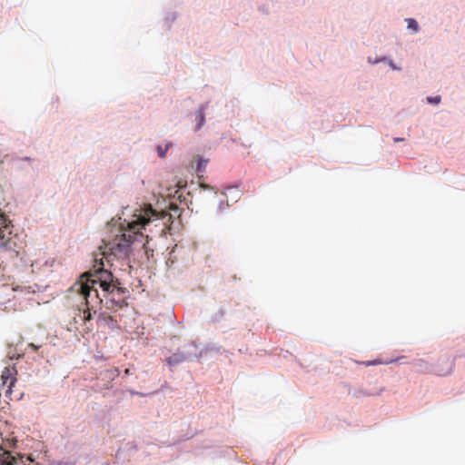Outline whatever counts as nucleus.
Here are the masks:
<instances>
[{"mask_svg": "<svg viewBox=\"0 0 465 465\" xmlns=\"http://www.w3.org/2000/svg\"><path fill=\"white\" fill-rule=\"evenodd\" d=\"M441 98L440 95H437V96H429L427 98V101L430 103V104H438L440 102Z\"/></svg>", "mask_w": 465, "mask_h": 465, "instance_id": "nucleus-15", "label": "nucleus"}, {"mask_svg": "<svg viewBox=\"0 0 465 465\" xmlns=\"http://www.w3.org/2000/svg\"><path fill=\"white\" fill-rule=\"evenodd\" d=\"M453 361L449 357H441L438 360L437 363L433 366L432 371L440 376L450 374L453 370Z\"/></svg>", "mask_w": 465, "mask_h": 465, "instance_id": "nucleus-5", "label": "nucleus"}, {"mask_svg": "<svg viewBox=\"0 0 465 465\" xmlns=\"http://www.w3.org/2000/svg\"><path fill=\"white\" fill-rule=\"evenodd\" d=\"M406 21L408 23V28L412 29L414 32H418L419 25L415 19L408 18Z\"/></svg>", "mask_w": 465, "mask_h": 465, "instance_id": "nucleus-13", "label": "nucleus"}, {"mask_svg": "<svg viewBox=\"0 0 465 465\" xmlns=\"http://www.w3.org/2000/svg\"><path fill=\"white\" fill-rule=\"evenodd\" d=\"M207 163H208V160L203 159L198 156L197 162H196V167H195L196 173L198 174L203 173L206 168Z\"/></svg>", "mask_w": 465, "mask_h": 465, "instance_id": "nucleus-10", "label": "nucleus"}, {"mask_svg": "<svg viewBox=\"0 0 465 465\" xmlns=\"http://www.w3.org/2000/svg\"><path fill=\"white\" fill-rule=\"evenodd\" d=\"M184 361H185V356L181 353H173L166 360L167 364L170 366L180 364L181 362H183Z\"/></svg>", "mask_w": 465, "mask_h": 465, "instance_id": "nucleus-9", "label": "nucleus"}, {"mask_svg": "<svg viewBox=\"0 0 465 465\" xmlns=\"http://www.w3.org/2000/svg\"><path fill=\"white\" fill-rule=\"evenodd\" d=\"M171 143H168V144H165L164 146L163 145H158L157 146V153H158V155L160 157H164L167 151L169 150V148L171 147Z\"/></svg>", "mask_w": 465, "mask_h": 465, "instance_id": "nucleus-12", "label": "nucleus"}, {"mask_svg": "<svg viewBox=\"0 0 465 465\" xmlns=\"http://www.w3.org/2000/svg\"><path fill=\"white\" fill-rule=\"evenodd\" d=\"M396 361L397 360H390V361L375 360V361H365V362H363V364L365 366L380 365V364H390V363H392V362H394Z\"/></svg>", "mask_w": 465, "mask_h": 465, "instance_id": "nucleus-11", "label": "nucleus"}, {"mask_svg": "<svg viewBox=\"0 0 465 465\" xmlns=\"http://www.w3.org/2000/svg\"><path fill=\"white\" fill-rule=\"evenodd\" d=\"M26 460L30 461V462H33V460L30 459V458H27Z\"/></svg>", "mask_w": 465, "mask_h": 465, "instance_id": "nucleus-19", "label": "nucleus"}, {"mask_svg": "<svg viewBox=\"0 0 465 465\" xmlns=\"http://www.w3.org/2000/svg\"><path fill=\"white\" fill-rule=\"evenodd\" d=\"M94 306H89V307H86V310L84 311V322H88L92 319V314H91V309H93Z\"/></svg>", "mask_w": 465, "mask_h": 465, "instance_id": "nucleus-14", "label": "nucleus"}, {"mask_svg": "<svg viewBox=\"0 0 465 465\" xmlns=\"http://www.w3.org/2000/svg\"><path fill=\"white\" fill-rule=\"evenodd\" d=\"M125 374H130V371L128 369L125 370Z\"/></svg>", "mask_w": 465, "mask_h": 465, "instance_id": "nucleus-18", "label": "nucleus"}, {"mask_svg": "<svg viewBox=\"0 0 465 465\" xmlns=\"http://www.w3.org/2000/svg\"><path fill=\"white\" fill-rule=\"evenodd\" d=\"M124 293L122 292H114V295L108 294L107 292H104V297H105L108 300V308L111 310H114L115 308H123L127 305L125 302Z\"/></svg>", "mask_w": 465, "mask_h": 465, "instance_id": "nucleus-7", "label": "nucleus"}, {"mask_svg": "<svg viewBox=\"0 0 465 465\" xmlns=\"http://www.w3.org/2000/svg\"><path fill=\"white\" fill-rule=\"evenodd\" d=\"M153 217L158 218L156 211L153 210L151 206L144 209L137 215L136 220L127 223V232H123L120 235L116 236V242H114L109 248V251H103V257L108 259L110 255L124 254L126 255L129 252L131 244L134 242L136 236L141 233V230L144 229L153 219Z\"/></svg>", "mask_w": 465, "mask_h": 465, "instance_id": "nucleus-1", "label": "nucleus"}, {"mask_svg": "<svg viewBox=\"0 0 465 465\" xmlns=\"http://www.w3.org/2000/svg\"><path fill=\"white\" fill-rule=\"evenodd\" d=\"M17 235L13 233L12 222L0 211V251L18 254L21 247L17 244Z\"/></svg>", "mask_w": 465, "mask_h": 465, "instance_id": "nucleus-3", "label": "nucleus"}, {"mask_svg": "<svg viewBox=\"0 0 465 465\" xmlns=\"http://www.w3.org/2000/svg\"><path fill=\"white\" fill-rule=\"evenodd\" d=\"M16 371L15 369H11L9 367H5L0 377V390L4 389L5 385L8 383V389L6 390V393H11L12 387L16 381V378L15 374Z\"/></svg>", "mask_w": 465, "mask_h": 465, "instance_id": "nucleus-6", "label": "nucleus"}, {"mask_svg": "<svg viewBox=\"0 0 465 465\" xmlns=\"http://www.w3.org/2000/svg\"><path fill=\"white\" fill-rule=\"evenodd\" d=\"M28 347L31 348L33 351H38L42 347V345L41 344L29 343Z\"/></svg>", "mask_w": 465, "mask_h": 465, "instance_id": "nucleus-16", "label": "nucleus"}, {"mask_svg": "<svg viewBox=\"0 0 465 465\" xmlns=\"http://www.w3.org/2000/svg\"><path fill=\"white\" fill-rule=\"evenodd\" d=\"M74 288H75L76 292L83 297L86 307L94 306V302L98 304L102 302L95 284H92L86 278L84 281L82 279L81 282H76Z\"/></svg>", "mask_w": 465, "mask_h": 465, "instance_id": "nucleus-4", "label": "nucleus"}, {"mask_svg": "<svg viewBox=\"0 0 465 465\" xmlns=\"http://www.w3.org/2000/svg\"><path fill=\"white\" fill-rule=\"evenodd\" d=\"M400 141H403V139L402 138H394V142L397 143V142H400Z\"/></svg>", "mask_w": 465, "mask_h": 465, "instance_id": "nucleus-17", "label": "nucleus"}, {"mask_svg": "<svg viewBox=\"0 0 465 465\" xmlns=\"http://www.w3.org/2000/svg\"><path fill=\"white\" fill-rule=\"evenodd\" d=\"M86 278L92 284H99L104 292L114 295V292H124V288L119 287L114 283V275L111 272L104 269L103 257L94 258V264L90 272L82 275V279Z\"/></svg>", "mask_w": 465, "mask_h": 465, "instance_id": "nucleus-2", "label": "nucleus"}, {"mask_svg": "<svg viewBox=\"0 0 465 465\" xmlns=\"http://www.w3.org/2000/svg\"><path fill=\"white\" fill-rule=\"evenodd\" d=\"M204 106H201L196 112L195 120L197 122L196 130L202 128L205 123Z\"/></svg>", "mask_w": 465, "mask_h": 465, "instance_id": "nucleus-8", "label": "nucleus"}]
</instances>
